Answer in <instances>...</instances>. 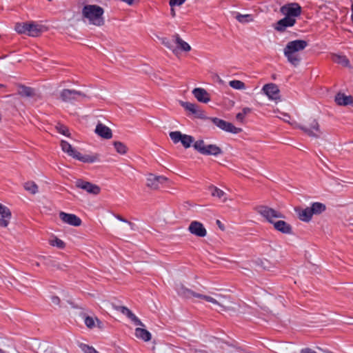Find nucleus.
I'll list each match as a JSON object with an SVG mask.
<instances>
[{
	"label": "nucleus",
	"instance_id": "1",
	"mask_svg": "<svg viewBox=\"0 0 353 353\" xmlns=\"http://www.w3.org/2000/svg\"><path fill=\"white\" fill-rule=\"evenodd\" d=\"M307 46V41L303 39L289 41L283 49V54L288 61L292 65L297 66L301 61L300 52Z\"/></svg>",
	"mask_w": 353,
	"mask_h": 353
},
{
	"label": "nucleus",
	"instance_id": "2",
	"mask_svg": "<svg viewBox=\"0 0 353 353\" xmlns=\"http://www.w3.org/2000/svg\"><path fill=\"white\" fill-rule=\"evenodd\" d=\"M290 124L301 130L303 133L311 138L317 139L323 134L318 119L312 116H306L301 123L294 122Z\"/></svg>",
	"mask_w": 353,
	"mask_h": 353
},
{
	"label": "nucleus",
	"instance_id": "3",
	"mask_svg": "<svg viewBox=\"0 0 353 353\" xmlns=\"http://www.w3.org/2000/svg\"><path fill=\"white\" fill-rule=\"evenodd\" d=\"M104 10L98 5H85L82 9V17L90 25L102 26L105 23Z\"/></svg>",
	"mask_w": 353,
	"mask_h": 353
},
{
	"label": "nucleus",
	"instance_id": "4",
	"mask_svg": "<svg viewBox=\"0 0 353 353\" xmlns=\"http://www.w3.org/2000/svg\"><path fill=\"white\" fill-rule=\"evenodd\" d=\"M61 150L63 152L67 153L69 156L76 159L83 163H94L99 161V155L98 154L92 155H82L79 152L76 150L66 141L61 140L60 143Z\"/></svg>",
	"mask_w": 353,
	"mask_h": 353
},
{
	"label": "nucleus",
	"instance_id": "5",
	"mask_svg": "<svg viewBox=\"0 0 353 353\" xmlns=\"http://www.w3.org/2000/svg\"><path fill=\"white\" fill-rule=\"evenodd\" d=\"M326 210L325 205L319 202L313 203L311 206L304 209L296 208L299 219L304 222H309L313 215L320 214Z\"/></svg>",
	"mask_w": 353,
	"mask_h": 353
},
{
	"label": "nucleus",
	"instance_id": "6",
	"mask_svg": "<svg viewBox=\"0 0 353 353\" xmlns=\"http://www.w3.org/2000/svg\"><path fill=\"white\" fill-rule=\"evenodd\" d=\"M196 298L203 299L206 302L212 304L214 306L219 307L223 311L232 310V307L230 305H227L225 303H228V298L227 296L216 294V293H210L208 294H202L196 295Z\"/></svg>",
	"mask_w": 353,
	"mask_h": 353
},
{
	"label": "nucleus",
	"instance_id": "7",
	"mask_svg": "<svg viewBox=\"0 0 353 353\" xmlns=\"http://www.w3.org/2000/svg\"><path fill=\"white\" fill-rule=\"evenodd\" d=\"M194 150L203 155L218 156L223 153L222 149L215 144L206 145L203 139H199L192 145Z\"/></svg>",
	"mask_w": 353,
	"mask_h": 353
},
{
	"label": "nucleus",
	"instance_id": "8",
	"mask_svg": "<svg viewBox=\"0 0 353 353\" xmlns=\"http://www.w3.org/2000/svg\"><path fill=\"white\" fill-rule=\"evenodd\" d=\"M256 211L270 223H272L274 221L273 220L274 219L284 218L283 214L280 212L267 205L257 206L256 208Z\"/></svg>",
	"mask_w": 353,
	"mask_h": 353
},
{
	"label": "nucleus",
	"instance_id": "9",
	"mask_svg": "<svg viewBox=\"0 0 353 353\" xmlns=\"http://www.w3.org/2000/svg\"><path fill=\"white\" fill-rule=\"evenodd\" d=\"M169 136L174 143L181 142L185 148H189L192 144H194L195 142L193 137L182 134L180 131L171 132H170Z\"/></svg>",
	"mask_w": 353,
	"mask_h": 353
},
{
	"label": "nucleus",
	"instance_id": "10",
	"mask_svg": "<svg viewBox=\"0 0 353 353\" xmlns=\"http://www.w3.org/2000/svg\"><path fill=\"white\" fill-rule=\"evenodd\" d=\"M216 126L221 130L232 134H238L242 131L241 128L235 127L232 123L228 122L216 117L208 118Z\"/></svg>",
	"mask_w": 353,
	"mask_h": 353
},
{
	"label": "nucleus",
	"instance_id": "11",
	"mask_svg": "<svg viewBox=\"0 0 353 353\" xmlns=\"http://www.w3.org/2000/svg\"><path fill=\"white\" fill-rule=\"evenodd\" d=\"M280 11L285 17L296 19L301 13V7L296 3H291L283 6Z\"/></svg>",
	"mask_w": 353,
	"mask_h": 353
},
{
	"label": "nucleus",
	"instance_id": "12",
	"mask_svg": "<svg viewBox=\"0 0 353 353\" xmlns=\"http://www.w3.org/2000/svg\"><path fill=\"white\" fill-rule=\"evenodd\" d=\"M86 94L81 91L72 89H63L60 92V98L64 102L78 100L79 97H86Z\"/></svg>",
	"mask_w": 353,
	"mask_h": 353
},
{
	"label": "nucleus",
	"instance_id": "13",
	"mask_svg": "<svg viewBox=\"0 0 353 353\" xmlns=\"http://www.w3.org/2000/svg\"><path fill=\"white\" fill-rule=\"evenodd\" d=\"M77 188L85 190L88 194L97 195L101 192V188L90 182L83 181V179H78L75 182Z\"/></svg>",
	"mask_w": 353,
	"mask_h": 353
},
{
	"label": "nucleus",
	"instance_id": "14",
	"mask_svg": "<svg viewBox=\"0 0 353 353\" xmlns=\"http://www.w3.org/2000/svg\"><path fill=\"white\" fill-rule=\"evenodd\" d=\"M188 232L198 237H205L207 235V230L202 223L198 221L190 222L188 228Z\"/></svg>",
	"mask_w": 353,
	"mask_h": 353
},
{
	"label": "nucleus",
	"instance_id": "15",
	"mask_svg": "<svg viewBox=\"0 0 353 353\" xmlns=\"http://www.w3.org/2000/svg\"><path fill=\"white\" fill-rule=\"evenodd\" d=\"M168 181V179L163 176H156L150 173L146 179V186L151 190H157L159 188V184Z\"/></svg>",
	"mask_w": 353,
	"mask_h": 353
},
{
	"label": "nucleus",
	"instance_id": "16",
	"mask_svg": "<svg viewBox=\"0 0 353 353\" xmlns=\"http://www.w3.org/2000/svg\"><path fill=\"white\" fill-rule=\"evenodd\" d=\"M11 219L12 212L10 208L0 203V228H8Z\"/></svg>",
	"mask_w": 353,
	"mask_h": 353
},
{
	"label": "nucleus",
	"instance_id": "17",
	"mask_svg": "<svg viewBox=\"0 0 353 353\" xmlns=\"http://www.w3.org/2000/svg\"><path fill=\"white\" fill-rule=\"evenodd\" d=\"M179 103L185 108V110L194 114L196 118H205L204 112L201 110L196 104L183 101H179Z\"/></svg>",
	"mask_w": 353,
	"mask_h": 353
},
{
	"label": "nucleus",
	"instance_id": "18",
	"mask_svg": "<svg viewBox=\"0 0 353 353\" xmlns=\"http://www.w3.org/2000/svg\"><path fill=\"white\" fill-rule=\"evenodd\" d=\"M296 19H291L290 17H284L279 20L275 24H274V28L280 32H285L288 28H290L294 26L296 23Z\"/></svg>",
	"mask_w": 353,
	"mask_h": 353
},
{
	"label": "nucleus",
	"instance_id": "19",
	"mask_svg": "<svg viewBox=\"0 0 353 353\" xmlns=\"http://www.w3.org/2000/svg\"><path fill=\"white\" fill-rule=\"evenodd\" d=\"M59 218L63 223L72 226H79L81 224V219L74 214L61 212L59 213Z\"/></svg>",
	"mask_w": 353,
	"mask_h": 353
},
{
	"label": "nucleus",
	"instance_id": "20",
	"mask_svg": "<svg viewBox=\"0 0 353 353\" xmlns=\"http://www.w3.org/2000/svg\"><path fill=\"white\" fill-rule=\"evenodd\" d=\"M263 91L271 100L277 101L279 97V89L278 86L274 83H268L263 86Z\"/></svg>",
	"mask_w": 353,
	"mask_h": 353
},
{
	"label": "nucleus",
	"instance_id": "21",
	"mask_svg": "<svg viewBox=\"0 0 353 353\" xmlns=\"http://www.w3.org/2000/svg\"><path fill=\"white\" fill-rule=\"evenodd\" d=\"M94 132L104 139H110L112 137V130L101 123H97Z\"/></svg>",
	"mask_w": 353,
	"mask_h": 353
},
{
	"label": "nucleus",
	"instance_id": "22",
	"mask_svg": "<svg viewBox=\"0 0 353 353\" xmlns=\"http://www.w3.org/2000/svg\"><path fill=\"white\" fill-rule=\"evenodd\" d=\"M192 94L198 101L207 103L210 101V94L203 88H196L192 90Z\"/></svg>",
	"mask_w": 353,
	"mask_h": 353
},
{
	"label": "nucleus",
	"instance_id": "23",
	"mask_svg": "<svg viewBox=\"0 0 353 353\" xmlns=\"http://www.w3.org/2000/svg\"><path fill=\"white\" fill-rule=\"evenodd\" d=\"M272 224L275 230L283 234H290L292 233V226L284 221H274Z\"/></svg>",
	"mask_w": 353,
	"mask_h": 353
},
{
	"label": "nucleus",
	"instance_id": "24",
	"mask_svg": "<svg viewBox=\"0 0 353 353\" xmlns=\"http://www.w3.org/2000/svg\"><path fill=\"white\" fill-rule=\"evenodd\" d=\"M334 101L339 105L346 106L351 105L353 106V97L351 95L347 96L343 93L339 92L336 94Z\"/></svg>",
	"mask_w": 353,
	"mask_h": 353
},
{
	"label": "nucleus",
	"instance_id": "25",
	"mask_svg": "<svg viewBox=\"0 0 353 353\" xmlns=\"http://www.w3.org/2000/svg\"><path fill=\"white\" fill-rule=\"evenodd\" d=\"M44 27L34 22L28 23L27 34L30 37H39L43 31Z\"/></svg>",
	"mask_w": 353,
	"mask_h": 353
},
{
	"label": "nucleus",
	"instance_id": "26",
	"mask_svg": "<svg viewBox=\"0 0 353 353\" xmlns=\"http://www.w3.org/2000/svg\"><path fill=\"white\" fill-rule=\"evenodd\" d=\"M84 323L89 329H93L96 326L102 329L103 327V323L97 318L85 315Z\"/></svg>",
	"mask_w": 353,
	"mask_h": 353
},
{
	"label": "nucleus",
	"instance_id": "27",
	"mask_svg": "<svg viewBox=\"0 0 353 353\" xmlns=\"http://www.w3.org/2000/svg\"><path fill=\"white\" fill-rule=\"evenodd\" d=\"M176 291L179 295L187 299H190L191 297L196 298V295H200L199 293L194 292L192 290L185 288L183 284H179L177 285Z\"/></svg>",
	"mask_w": 353,
	"mask_h": 353
},
{
	"label": "nucleus",
	"instance_id": "28",
	"mask_svg": "<svg viewBox=\"0 0 353 353\" xmlns=\"http://www.w3.org/2000/svg\"><path fill=\"white\" fill-rule=\"evenodd\" d=\"M17 93L23 97H32L34 95V89L23 85H18Z\"/></svg>",
	"mask_w": 353,
	"mask_h": 353
},
{
	"label": "nucleus",
	"instance_id": "29",
	"mask_svg": "<svg viewBox=\"0 0 353 353\" xmlns=\"http://www.w3.org/2000/svg\"><path fill=\"white\" fill-rule=\"evenodd\" d=\"M135 336L144 341H149L152 338V335L149 331L141 327L136 328Z\"/></svg>",
	"mask_w": 353,
	"mask_h": 353
},
{
	"label": "nucleus",
	"instance_id": "30",
	"mask_svg": "<svg viewBox=\"0 0 353 353\" xmlns=\"http://www.w3.org/2000/svg\"><path fill=\"white\" fill-rule=\"evenodd\" d=\"M175 43L178 48L184 52H189L191 50V46L185 41H183L178 34L174 36Z\"/></svg>",
	"mask_w": 353,
	"mask_h": 353
},
{
	"label": "nucleus",
	"instance_id": "31",
	"mask_svg": "<svg viewBox=\"0 0 353 353\" xmlns=\"http://www.w3.org/2000/svg\"><path fill=\"white\" fill-rule=\"evenodd\" d=\"M49 243L52 246H56L59 249H63L65 247V243L54 236H52V238L49 239Z\"/></svg>",
	"mask_w": 353,
	"mask_h": 353
},
{
	"label": "nucleus",
	"instance_id": "32",
	"mask_svg": "<svg viewBox=\"0 0 353 353\" xmlns=\"http://www.w3.org/2000/svg\"><path fill=\"white\" fill-rule=\"evenodd\" d=\"M235 18L239 22L242 23L254 21V17H252V15L248 14H241L238 13L236 15Z\"/></svg>",
	"mask_w": 353,
	"mask_h": 353
},
{
	"label": "nucleus",
	"instance_id": "33",
	"mask_svg": "<svg viewBox=\"0 0 353 353\" xmlns=\"http://www.w3.org/2000/svg\"><path fill=\"white\" fill-rule=\"evenodd\" d=\"M23 186L26 190L32 194H35L38 192V185L33 181H28L24 183Z\"/></svg>",
	"mask_w": 353,
	"mask_h": 353
},
{
	"label": "nucleus",
	"instance_id": "34",
	"mask_svg": "<svg viewBox=\"0 0 353 353\" xmlns=\"http://www.w3.org/2000/svg\"><path fill=\"white\" fill-rule=\"evenodd\" d=\"M115 150L117 152L121 154H125L127 153L128 148L127 146L121 141H114L113 143Z\"/></svg>",
	"mask_w": 353,
	"mask_h": 353
},
{
	"label": "nucleus",
	"instance_id": "35",
	"mask_svg": "<svg viewBox=\"0 0 353 353\" xmlns=\"http://www.w3.org/2000/svg\"><path fill=\"white\" fill-rule=\"evenodd\" d=\"M333 60L343 66L350 65V61L345 56L335 54L333 56Z\"/></svg>",
	"mask_w": 353,
	"mask_h": 353
},
{
	"label": "nucleus",
	"instance_id": "36",
	"mask_svg": "<svg viewBox=\"0 0 353 353\" xmlns=\"http://www.w3.org/2000/svg\"><path fill=\"white\" fill-rule=\"evenodd\" d=\"M230 87L235 90H245L246 88L245 84L239 80H232L229 82Z\"/></svg>",
	"mask_w": 353,
	"mask_h": 353
},
{
	"label": "nucleus",
	"instance_id": "37",
	"mask_svg": "<svg viewBox=\"0 0 353 353\" xmlns=\"http://www.w3.org/2000/svg\"><path fill=\"white\" fill-rule=\"evenodd\" d=\"M55 128L60 134L65 135L68 137H70L71 134L69 132V129L63 124L58 123L56 125Z\"/></svg>",
	"mask_w": 353,
	"mask_h": 353
},
{
	"label": "nucleus",
	"instance_id": "38",
	"mask_svg": "<svg viewBox=\"0 0 353 353\" xmlns=\"http://www.w3.org/2000/svg\"><path fill=\"white\" fill-rule=\"evenodd\" d=\"M114 216L119 219V221L126 223L128 225V227H123L121 229L124 231H129V230H134V224L131 223L130 221H128L121 216L119 214H115Z\"/></svg>",
	"mask_w": 353,
	"mask_h": 353
},
{
	"label": "nucleus",
	"instance_id": "39",
	"mask_svg": "<svg viewBox=\"0 0 353 353\" xmlns=\"http://www.w3.org/2000/svg\"><path fill=\"white\" fill-rule=\"evenodd\" d=\"M28 23H19L15 26V30L19 34H27Z\"/></svg>",
	"mask_w": 353,
	"mask_h": 353
},
{
	"label": "nucleus",
	"instance_id": "40",
	"mask_svg": "<svg viewBox=\"0 0 353 353\" xmlns=\"http://www.w3.org/2000/svg\"><path fill=\"white\" fill-rule=\"evenodd\" d=\"M209 189L212 190V196H216L218 197L219 199H221L225 195V192L222 190L214 185H210L209 187Z\"/></svg>",
	"mask_w": 353,
	"mask_h": 353
},
{
	"label": "nucleus",
	"instance_id": "41",
	"mask_svg": "<svg viewBox=\"0 0 353 353\" xmlns=\"http://www.w3.org/2000/svg\"><path fill=\"white\" fill-rule=\"evenodd\" d=\"M117 310L120 311L123 314L127 316L130 320L135 316L131 310L125 306H119Z\"/></svg>",
	"mask_w": 353,
	"mask_h": 353
},
{
	"label": "nucleus",
	"instance_id": "42",
	"mask_svg": "<svg viewBox=\"0 0 353 353\" xmlns=\"http://www.w3.org/2000/svg\"><path fill=\"white\" fill-rule=\"evenodd\" d=\"M79 347L84 353H99L93 347L89 346L86 344L82 343Z\"/></svg>",
	"mask_w": 353,
	"mask_h": 353
},
{
	"label": "nucleus",
	"instance_id": "43",
	"mask_svg": "<svg viewBox=\"0 0 353 353\" xmlns=\"http://www.w3.org/2000/svg\"><path fill=\"white\" fill-rule=\"evenodd\" d=\"M251 111V109L249 108H244L242 110V112H239L236 115V119L242 122L244 119V117L245 114H248L249 112H250Z\"/></svg>",
	"mask_w": 353,
	"mask_h": 353
},
{
	"label": "nucleus",
	"instance_id": "44",
	"mask_svg": "<svg viewBox=\"0 0 353 353\" xmlns=\"http://www.w3.org/2000/svg\"><path fill=\"white\" fill-rule=\"evenodd\" d=\"M185 0H170V6H181L182 5Z\"/></svg>",
	"mask_w": 353,
	"mask_h": 353
},
{
	"label": "nucleus",
	"instance_id": "45",
	"mask_svg": "<svg viewBox=\"0 0 353 353\" xmlns=\"http://www.w3.org/2000/svg\"><path fill=\"white\" fill-rule=\"evenodd\" d=\"M131 321L132 322L134 323L135 325H140V326H144L143 323L136 316H134L132 319Z\"/></svg>",
	"mask_w": 353,
	"mask_h": 353
},
{
	"label": "nucleus",
	"instance_id": "46",
	"mask_svg": "<svg viewBox=\"0 0 353 353\" xmlns=\"http://www.w3.org/2000/svg\"><path fill=\"white\" fill-rule=\"evenodd\" d=\"M281 114H282V117H278L283 119L285 122L290 123V121H289V119L290 118V115L287 113H282Z\"/></svg>",
	"mask_w": 353,
	"mask_h": 353
},
{
	"label": "nucleus",
	"instance_id": "47",
	"mask_svg": "<svg viewBox=\"0 0 353 353\" xmlns=\"http://www.w3.org/2000/svg\"><path fill=\"white\" fill-rule=\"evenodd\" d=\"M52 303L56 305H59L60 303V299L58 296H54L51 298Z\"/></svg>",
	"mask_w": 353,
	"mask_h": 353
},
{
	"label": "nucleus",
	"instance_id": "48",
	"mask_svg": "<svg viewBox=\"0 0 353 353\" xmlns=\"http://www.w3.org/2000/svg\"><path fill=\"white\" fill-rule=\"evenodd\" d=\"M301 353H316V352L310 348H304L301 351Z\"/></svg>",
	"mask_w": 353,
	"mask_h": 353
},
{
	"label": "nucleus",
	"instance_id": "49",
	"mask_svg": "<svg viewBox=\"0 0 353 353\" xmlns=\"http://www.w3.org/2000/svg\"><path fill=\"white\" fill-rule=\"evenodd\" d=\"M218 227L221 230H225V227L224 225L221 223V222L219 221V220H216V221Z\"/></svg>",
	"mask_w": 353,
	"mask_h": 353
},
{
	"label": "nucleus",
	"instance_id": "50",
	"mask_svg": "<svg viewBox=\"0 0 353 353\" xmlns=\"http://www.w3.org/2000/svg\"><path fill=\"white\" fill-rule=\"evenodd\" d=\"M163 43L166 46L168 47V48L170 49H172V47H171V45H170V43L169 41H166L165 39L163 41Z\"/></svg>",
	"mask_w": 353,
	"mask_h": 353
},
{
	"label": "nucleus",
	"instance_id": "51",
	"mask_svg": "<svg viewBox=\"0 0 353 353\" xmlns=\"http://www.w3.org/2000/svg\"><path fill=\"white\" fill-rule=\"evenodd\" d=\"M123 2L126 3L128 5H132L135 0H121Z\"/></svg>",
	"mask_w": 353,
	"mask_h": 353
},
{
	"label": "nucleus",
	"instance_id": "52",
	"mask_svg": "<svg viewBox=\"0 0 353 353\" xmlns=\"http://www.w3.org/2000/svg\"><path fill=\"white\" fill-rule=\"evenodd\" d=\"M172 52H173L174 54L177 55V54H178V53H179V51H178V50H177V49H172Z\"/></svg>",
	"mask_w": 353,
	"mask_h": 353
},
{
	"label": "nucleus",
	"instance_id": "53",
	"mask_svg": "<svg viewBox=\"0 0 353 353\" xmlns=\"http://www.w3.org/2000/svg\"><path fill=\"white\" fill-rule=\"evenodd\" d=\"M171 14H172V17L175 16V11H174V8L171 9Z\"/></svg>",
	"mask_w": 353,
	"mask_h": 353
},
{
	"label": "nucleus",
	"instance_id": "54",
	"mask_svg": "<svg viewBox=\"0 0 353 353\" xmlns=\"http://www.w3.org/2000/svg\"><path fill=\"white\" fill-rule=\"evenodd\" d=\"M4 87H5V85L3 84H0V88H4Z\"/></svg>",
	"mask_w": 353,
	"mask_h": 353
}]
</instances>
